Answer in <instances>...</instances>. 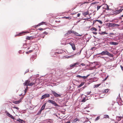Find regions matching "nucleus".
I'll return each mask as SVG.
<instances>
[{
  "instance_id": "f257e3e1",
  "label": "nucleus",
  "mask_w": 123,
  "mask_h": 123,
  "mask_svg": "<svg viewBox=\"0 0 123 123\" xmlns=\"http://www.w3.org/2000/svg\"><path fill=\"white\" fill-rule=\"evenodd\" d=\"M108 26L110 27H118L119 26V25L118 24H115L114 23H108Z\"/></svg>"
},
{
  "instance_id": "f03ea898",
  "label": "nucleus",
  "mask_w": 123,
  "mask_h": 123,
  "mask_svg": "<svg viewBox=\"0 0 123 123\" xmlns=\"http://www.w3.org/2000/svg\"><path fill=\"white\" fill-rule=\"evenodd\" d=\"M47 102L49 103L52 104L55 106H58V104L56 103L55 102L52 100L49 99Z\"/></svg>"
},
{
  "instance_id": "7ed1b4c3",
  "label": "nucleus",
  "mask_w": 123,
  "mask_h": 123,
  "mask_svg": "<svg viewBox=\"0 0 123 123\" xmlns=\"http://www.w3.org/2000/svg\"><path fill=\"white\" fill-rule=\"evenodd\" d=\"M50 96V95L49 94H45L43 95L41 97V99H43V98H46L49 97Z\"/></svg>"
},
{
  "instance_id": "20e7f679",
  "label": "nucleus",
  "mask_w": 123,
  "mask_h": 123,
  "mask_svg": "<svg viewBox=\"0 0 123 123\" xmlns=\"http://www.w3.org/2000/svg\"><path fill=\"white\" fill-rule=\"evenodd\" d=\"M51 92L54 96L56 97H60L61 96L60 95L57 94L55 92L53 91L52 90Z\"/></svg>"
},
{
  "instance_id": "39448f33",
  "label": "nucleus",
  "mask_w": 123,
  "mask_h": 123,
  "mask_svg": "<svg viewBox=\"0 0 123 123\" xmlns=\"http://www.w3.org/2000/svg\"><path fill=\"white\" fill-rule=\"evenodd\" d=\"M122 12V10L120 9L117 10L116 11H114L113 12V14L116 15Z\"/></svg>"
},
{
  "instance_id": "423d86ee",
  "label": "nucleus",
  "mask_w": 123,
  "mask_h": 123,
  "mask_svg": "<svg viewBox=\"0 0 123 123\" xmlns=\"http://www.w3.org/2000/svg\"><path fill=\"white\" fill-rule=\"evenodd\" d=\"M69 44L71 46L73 50H74L75 49V44L73 43H70Z\"/></svg>"
},
{
  "instance_id": "0eeeda50",
  "label": "nucleus",
  "mask_w": 123,
  "mask_h": 123,
  "mask_svg": "<svg viewBox=\"0 0 123 123\" xmlns=\"http://www.w3.org/2000/svg\"><path fill=\"white\" fill-rule=\"evenodd\" d=\"M79 64V62H76L74 63L73 64L70 65V67L74 68V67H75L76 65H78Z\"/></svg>"
},
{
  "instance_id": "6e6552de",
  "label": "nucleus",
  "mask_w": 123,
  "mask_h": 123,
  "mask_svg": "<svg viewBox=\"0 0 123 123\" xmlns=\"http://www.w3.org/2000/svg\"><path fill=\"white\" fill-rule=\"evenodd\" d=\"M108 52V51L106 50H105L98 54H101L102 55H107Z\"/></svg>"
},
{
  "instance_id": "1a4fd4ad",
  "label": "nucleus",
  "mask_w": 123,
  "mask_h": 123,
  "mask_svg": "<svg viewBox=\"0 0 123 123\" xmlns=\"http://www.w3.org/2000/svg\"><path fill=\"white\" fill-rule=\"evenodd\" d=\"M30 82V81L29 80H27L25 81V83H24V85L25 86H28V85L29 84V83Z\"/></svg>"
},
{
  "instance_id": "9d476101",
  "label": "nucleus",
  "mask_w": 123,
  "mask_h": 123,
  "mask_svg": "<svg viewBox=\"0 0 123 123\" xmlns=\"http://www.w3.org/2000/svg\"><path fill=\"white\" fill-rule=\"evenodd\" d=\"M26 32L24 31H23L22 32H21L20 33H19V34H18L17 35H15V37H16L17 36H21V35H22V34H24V33H26Z\"/></svg>"
},
{
  "instance_id": "9b49d317",
  "label": "nucleus",
  "mask_w": 123,
  "mask_h": 123,
  "mask_svg": "<svg viewBox=\"0 0 123 123\" xmlns=\"http://www.w3.org/2000/svg\"><path fill=\"white\" fill-rule=\"evenodd\" d=\"M110 44L111 45H117L118 44V43L116 42H111L110 43Z\"/></svg>"
},
{
  "instance_id": "f8f14e48",
  "label": "nucleus",
  "mask_w": 123,
  "mask_h": 123,
  "mask_svg": "<svg viewBox=\"0 0 123 123\" xmlns=\"http://www.w3.org/2000/svg\"><path fill=\"white\" fill-rule=\"evenodd\" d=\"M8 117H10L11 118L13 119V120H14L15 119V118L12 115H11L8 112Z\"/></svg>"
},
{
  "instance_id": "ddd939ff",
  "label": "nucleus",
  "mask_w": 123,
  "mask_h": 123,
  "mask_svg": "<svg viewBox=\"0 0 123 123\" xmlns=\"http://www.w3.org/2000/svg\"><path fill=\"white\" fill-rule=\"evenodd\" d=\"M122 118V116H117L116 117V118L118 121H119L121 120V119Z\"/></svg>"
},
{
  "instance_id": "4468645a",
  "label": "nucleus",
  "mask_w": 123,
  "mask_h": 123,
  "mask_svg": "<svg viewBox=\"0 0 123 123\" xmlns=\"http://www.w3.org/2000/svg\"><path fill=\"white\" fill-rule=\"evenodd\" d=\"M89 13V12L88 11H87V12H83L82 13V14L84 16H85L87 15Z\"/></svg>"
},
{
  "instance_id": "2eb2a0df",
  "label": "nucleus",
  "mask_w": 123,
  "mask_h": 123,
  "mask_svg": "<svg viewBox=\"0 0 123 123\" xmlns=\"http://www.w3.org/2000/svg\"><path fill=\"white\" fill-rule=\"evenodd\" d=\"M46 103H45L43 104V105L41 107V110H44L46 106Z\"/></svg>"
},
{
  "instance_id": "dca6fc26",
  "label": "nucleus",
  "mask_w": 123,
  "mask_h": 123,
  "mask_svg": "<svg viewBox=\"0 0 123 123\" xmlns=\"http://www.w3.org/2000/svg\"><path fill=\"white\" fill-rule=\"evenodd\" d=\"M89 75H90V74H88V75H87L86 76H81V78H83L84 79H86Z\"/></svg>"
},
{
  "instance_id": "f3484780",
  "label": "nucleus",
  "mask_w": 123,
  "mask_h": 123,
  "mask_svg": "<svg viewBox=\"0 0 123 123\" xmlns=\"http://www.w3.org/2000/svg\"><path fill=\"white\" fill-rule=\"evenodd\" d=\"M71 31H68L65 34V36H67L69 34L71 33Z\"/></svg>"
},
{
  "instance_id": "a211bd4d",
  "label": "nucleus",
  "mask_w": 123,
  "mask_h": 123,
  "mask_svg": "<svg viewBox=\"0 0 123 123\" xmlns=\"http://www.w3.org/2000/svg\"><path fill=\"white\" fill-rule=\"evenodd\" d=\"M107 55H108L109 56L112 57L113 56V55L110 53L109 52H108Z\"/></svg>"
},
{
  "instance_id": "6ab92c4d",
  "label": "nucleus",
  "mask_w": 123,
  "mask_h": 123,
  "mask_svg": "<svg viewBox=\"0 0 123 123\" xmlns=\"http://www.w3.org/2000/svg\"><path fill=\"white\" fill-rule=\"evenodd\" d=\"M84 84V83L83 82H82L78 86V88H79L82 86H83Z\"/></svg>"
},
{
  "instance_id": "aec40b11",
  "label": "nucleus",
  "mask_w": 123,
  "mask_h": 123,
  "mask_svg": "<svg viewBox=\"0 0 123 123\" xmlns=\"http://www.w3.org/2000/svg\"><path fill=\"white\" fill-rule=\"evenodd\" d=\"M99 33L101 35H104L105 34H108V33H106L105 31L102 32L101 33Z\"/></svg>"
},
{
  "instance_id": "412c9836",
  "label": "nucleus",
  "mask_w": 123,
  "mask_h": 123,
  "mask_svg": "<svg viewBox=\"0 0 123 123\" xmlns=\"http://www.w3.org/2000/svg\"><path fill=\"white\" fill-rule=\"evenodd\" d=\"M17 121L21 123H22V122L24 121L23 120L21 119L20 118H19L17 120Z\"/></svg>"
},
{
  "instance_id": "4be33fe9",
  "label": "nucleus",
  "mask_w": 123,
  "mask_h": 123,
  "mask_svg": "<svg viewBox=\"0 0 123 123\" xmlns=\"http://www.w3.org/2000/svg\"><path fill=\"white\" fill-rule=\"evenodd\" d=\"M32 38V37H27L26 39L29 40H30Z\"/></svg>"
},
{
  "instance_id": "5701e85b",
  "label": "nucleus",
  "mask_w": 123,
  "mask_h": 123,
  "mask_svg": "<svg viewBox=\"0 0 123 123\" xmlns=\"http://www.w3.org/2000/svg\"><path fill=\"white\" fill-rule=\"evenodd\" d=\"M20 102V100L17 101H14L13 102L14 103L16 104H17L19 103Z\"/></svg>"
},
{
  "instance_id": "b1692460",
  "label": "nucleus",
  "mask_w": 123,
  "mask_h": 123,
  "mask_svg": "<svg viewBox=\"0 0 123 123\" xmlns=\"http://www.w3.org/2000/svg\"><path fill=\"white\" fill-rule=\"evenodd\" d=\"M75 33V35H76V36H77L81 37L82 36V35H80L78 33H77L76 32Z\"/></svg>"
},
{
  "instance_id": "393cba45",
  "label": "nucleus",
  "mask_w": 123,
  "mask_h": 123,
  "mask_svg": "<svg viewBox=\"0 0 123 123\" xmlns=\"http://www.w3.org/2000/svg\"><path fill=\"white\" fill-rule=\"evenodd\" d=\"M79 121V119L77 118H76L74 120H73V121L72 122V123L75 122L77 121Z\"/></svg>"
},
{
  "instance_id": "a878e982",
  "label": "nucleus",
  "mask_w": 123,
  "mask_h": 123,
  "mask_svg": "<svg viewBox=\"0 0 123 123\" xmlns=\"http://www.w3.org/2000/svg\"><path fill=\"white\" fill-rule=\"evenodd\" d=\"M104 118H109V116L108 115H105L104 116Z\"/></svg>"
},
{
  "instance_id": "bb28decb",
  "label": "nucleus",
  "mask_w": 123,
  "mask_h": 123,
  "mask_svg": "<svg viewBox=\"0 0 123 123\" xmlns=\"http://www.w3.org/2000/svg\"><path fill=\"white\" fill-rule=\"evenodd\" d=\"M43 23H44V22H42V23H40V24H38L37 25L35 26V27H36L38 26H39L40 25H42V24H43Z\"/></svg>"
},
{
  "instance_id": "cd10ccee",
  "label": "nucleus",
  "mask_w": 123,
  "mask_h": 123,
  "mask_svg": "<svg viewBox=\"0 0 123 123\" xmlns=\"http://www.w3.org/2000/svg\"><path fill=\"white\" fill-rule=\"evenodd\" d=\"M35 83L34 82H32L31 83L30 82L29 83V84L28 85V86H32Z\"/></svg>"
},
{
  "instance_id": "c85d7f7f",
  "label": "nucleus",
  "mask_w": 123,
  "mask_h": 123,
  "mask_svg": "<svg viewBox=\"0 0 123 123\" xmlns=\"http://www.w3.org/2000/svg\"><path fill=\"white\" fill-rule=\"evenodd\" d=\"M96 21L100 23V24H102V22L101 20H96Z\"/></svg>"
},
{
  "instance_id": "c756f323",
  "label": "nucleus",
  "mask_w": 123,
  "mask_h": 123,
  "mask_svg": "<svg viewBox=\"0 0 123 123\" xmlns=\"http://www.w3.org/2000/svg\"><path fill=\"white\" fill-rule=\"evenodd\" d=\"M92 30H94L95 31H97V29L94 27H93L92 28Z\"/></svg>"
},
{
  "instance_id": "7c9ffc66",
  "label": "nucleus",
  "mask_w": 123,
  "mask_h": 123,
  "mask_svg": "<svg viewBox=\"0 0 123 123\" xmlns=\"http://www.w3.org/2000/svg\"><path fill=\"white\" fill-rule=\"evenodd\" d=\"M86 101V98H84L81 100L82 102H85Z\"/></svg>"
},
{
  "instance_id": "2f4dec72",
  "label": "nucleus",
  "mask_w": 123,
  "mask_h": 123,
  "mask_svg": "<svg viewBox=\"0 0 123 123\" xmlns=\"http://www.w3.org/2000/svg\"><path fill=\"white\" fill-rule=\"evenodd\" d=\"M71 31V33H73L75 35V33H76V32H75L73 31Z\"/></svg>"
},
{
  "instance_id": "473e14b6",
  "label": "nucleus",
  "mask_w": 123,
  "mask_h": 123,
  "mask_svg": "<svg viewBox=\"0 0 123 123\" xmlns=\"http://www.w3.org/2000/svg\"><path fill=\"white\" fill-rule=\"evenodd\" d=\"M106 10H109L111 9L109 8V6L107 5H106Z\"/></svg>"
},
{
  "instance_id": "72a5a7b5",
  "label": "nucleus",
  "mask_w": 123,
  "mask_h": 123,
  "mask_svg": "<svg viewBox=\"0 0 123 123\" xmlns=\"http://www.w3.org/2000/svg\"><path fill=\"white\" fill-rule=\"evenodd\" d=\"M100 118L99 117H98L95 119V121L98 120Z\"/></svg>"
},
{
  "instance_id": "f704fd0d",
  "label": "nucleus",
  "mask_w": 123,
  "mask_h": 123,
  "mask_svg": "<svg viewBox=\"0 0 123 123\" xmlns=\"http://www.w3.org/2000/svg\"><path fill=\"white\" fill-rule=\"evenodd\" d=\"M98 2H94L91 3V4H97Z\"/></svg>"
},
{
  "instance_id": "c9c22d12",
  "label": "nucleus",
  "mask_w": 123,
  "mask_h": 123,
  "mask_svg": "<svg viewBox=\"0 0 123 123\" xmlns=\"http://www.w3.org/2000/svg\"><path fill=\"white\" fill-rule=\"evenodd\" d=\"M76 77H77L81 78V76H80L79 75H77Z\"/></svg>"
},
{
  "instance_id": "e433bc0d",
  "label": "nucleus",
  "mask_w": 123,
  "mask_h": 123,
  "mask_svg": "<svg viewBox=\"0 0 123 123\" xmlns=\"http://www.w3.org/2000/svg\"><path fill=\"white\" fill-rule=\"evenodd\" d=\"M108 92V89H105L104 91V92L106 93H107Z\"/></svg>"
},
{
  "instance_id": "4c0bfd02",
  "label": "nucleus",
  "mask_w": 123,
  "mask_h": 123,
  "mask_svg": "<svg viewBox=\"0 0 123 123\" xmlns=\"http://www.w3.org/2000/svg\"><path fill=\"white\" fill-rule=\"evenodd\" d=\"M12 108H15V109H17V110H18L19 109V108L18 107H15V106H14L13 107H12Z\"/></svg>"
},
{
  "instance_id": "58836bf2",
  "label": "nucleus",
  "mask_w": 123,
  "mask_h": 123,
  "mask_svg": "<svg viewBox=\"0 0 123 123\" xmlns=\"http://www.w3.org/2000/svg\"><path fill=\"white\" fill-rule=\"evenodd\" d=\"M101 6H97V10H98L101 7Z\"/></svg>"
},
{
  "instance_id": "ea45409f",
  "label": "nucleus",
  "mask_w": 123,
  "mask_h": 123,
  "mask_svg": "<svg viewBox=\"0 0 123 123\" xmlns=\"http://www.w3.org/2000/svg\"><path fill=\"white\" fill-rule=\"evenodd\" d=\"M112 107H110L108 108V111H110L111 110V109L112 108Z\"/></svg>"
},
{
  "instance_id": "a19ab883",
  "label": "nucleus",
  "mask_w": 123,
  "mask_h": 123,
  "mask_svg": "<svg viewBox=\"0 0 123 123\" xmlns=\"http://www.w3.org/2000/svg\"><path fill=\"white\" fill-rule=\"evenodd\" d=\"M100 85V84H98L97 85H95V87H98Z\"/></svg>"
},
{
  "instance_id": "79ce46f5",
  "label": "nucleus",
  "mask_w": 123,
  "mask_h": 123,
  "mask_svg": "<svg viewBox=\"0 0 123 123\" xmlns=\"http://www.w3.org/2000/svg\"><path fill=\"white\" fill-rule=\"evenodd\" d=\"M91 92H87L86 93L87 94V95H88L90 94Z\"/></svg>"
},
{
  "instance_id": "37998d69",
  "label": "nucleus",
  "mask_w": 123,
  "mask_h": 123,
  "mask_svg": "<svg viewBox=\"0 0 123 123\" xmlns=\"http://www.w3.org/2000/svg\"><path fill=\"white\" fill-rule=\"evenodd\" d=\"M23 47L24 48H25L26 47V45L25 44H24L23 45Z\"/></svg>"
},
{
  "instance_id": "c03bdc74",
  "label": "nucleus",
  "mask_w": 123,
  "mask_h": 123,
  "mask_svg": "<svg viewBox=\"0 0 123 123\" xmlns=\"http://www.w3.org/2000/svg\"><path fill=\"white\" fill-rule=\"evenodd\" d=\"M92 33L95 35H96L97 34V33L96 32H93Z\"/></svg>"
},
{
  "instance_id": "a18cd8bd",
  "label": "nucleus",
  "mask_w": 123,
  "mask_h": 123,
  "mask_svg": "<svg viewBox=\"0 0 123 123\" xmlns=\"http://www.w3.org/2000/svg\"><path fill=\"white\" fill-rule=\"evenodd\" d=\"M96 21H96V20H93V24H95Z\"/></svg>"
},
{
  "instance_id": "49530a36",
  "label": "nucleus",
  "mask_w": 123,
  "mask_h": 123,
  "mask_svg": "<svg viewBox=\"0 0 123 123\" xmlns=\"http://www.w3.org/2000/svg\"><path fill=\"white\" fill-rule=\"evenodd\" d=\"M29 71V70L28 69H27L26 71L25 72V74L27 73L28 72V71Z\"/></svg>"
},
{
  "instance_id": "de8ad7c7",
  "label": "nucleus",
  "mask_w": 123,
  "mask_h": 123,
  "mask_svg": "<svg viewBox=\"0 0 123 123\" xmlns=\"http://www.w3.org/2000/svg\"><path fill=\"white\" fill-rule=\"evenodd\" d=\"M23 97H22L20 99V100H20V102L23 99Z\"/></svg>"
},
{
  "instance_id": "09e8293b",
  "label": "nucleus",
  "mask_w": 123,
  "mask_h": 123,
  "mask_svg": "<svg viewBox=\"0 0 123 123\" xmlns=\"http://www.w3.org/2000/svg\"><path fill=\"white\" fill-rule=\"evenodd\" d=\"M80 13H78L77 14V16L78 17H79L80 16Z\"/></svg>"
},
{
  "instance_id": "8fccbe9b",
  "label": "nucleus",
  "mask_w": 123,
  "mask_h": 123,
  "mask_svg": "<svg viewBox=\"0 0 123 123\" xmlns=\"http://www.w3.org/2000/svg\"><path fill=\"white\" fill-rule=\"evenodd\" d=\"M81 65H82L83 66H85V64L83 63H82L81 64Z\"/></svg>"
},
{
  "instance_id": "3c124183",
  "label": "nucleus",
  "mask_w": 123,
  "mask_h": 123,
  "mask_svg": "<svg viewBox=\"0 0 123 123\" xmlns=\"http://www.w3.org/2000/svg\"><path fill=\"white\" fill-rule=\"evenodd\" d=\"M120 67L122 70H123V67L121 65L120 66Z\"/></svg>"
},
{
  "instance_id": "603ef678",
  "label": "nucleus",
  "mask_w": 123,
  "mask_h": 123,
  "mask_svg": "<svg viewBox=\"0 0 123 123\" xmlns=\"http://www.w3.org/2000/svg\"><path fill=\"white\" fill-rule=\"evenodd\" d=\"M43 33H44L45 34H48V33L47 32H44Z\"/></svg>"
},
{
  "instance_id": "864d4df0",
  "label": "nucleus",
  "mask_w": 123,
  "mask_h": 123,
  "mask_svg": "<svg viewBox=\"0 0 123 123\" xmlns=\"http://www.w3.org/2000/svg\"><path fill=\"white\" fill-rule=\"evenodd\" d=\"M110 35H113L114 34L113 33H110Z\"/></svg>"
},
{
  "instance_id": "5fc2aeb1",
  "label": "nucleus",
  "mask_w": 123,
  "mask_h": 123,
  "mask_svg": "<svg viewBox=\"0 0 123 123\" xmlns=\"http://www.w3.org/2000/svg\"><path fill=\"white\" fill-rule=\"evenodd\" d=\"M120 9V10H121L122 11V10H123V7H121V9Z\"/></svg>"
},
{
  "instance_id": "6e6d98bb",
  "label": "nucleus",
  "mask_w": 123,
  "mask_h": 123,
  "mask_svg": "<svg viewBox=\"0 0 123 123\" xmlns=\"http://www.w3.org/2000/svg\"><path fill=\"white\" fill-rule=\"evenodd\" d=\"M28 89V87L27 86H26V88L25 89V90H26V91H27V90Z\"/></svg>"
},
{
  "instance_id": "4d7b16f0",
  "label": "nucleus",
  "mask_w": 123,
  "mask_h": 123,
  "mask_svg": "<svg viewBox=\"0 0 123 123\" xmlns=\"http://www.w3.org/2000/svg\"><path fill=\"white\" fill-rule=\"evenodd\" d=\"M22 52V51L21 50H20L19 51V53H21Z\"/></svg>"
},
{
  "instance_id": "13d9d810",
  "label": "nucleus",
  "mask_w": 123,
  "mask_h": 123,
  "mask_svg": "<svg viewBox=\"0 0 123 123\" xmlns=\"http://www.w3.org/2000/svg\"><path fill=\"white\" fill-rule=\"evenodd\" d=\"M43 28H39V29H38V30H43Z\"/></svg>"
},
{
  "instance_id": "bf43d9fd",
  "label": "nucleus",
  "mask_w": 123,
  "mask_h": 123,
  "mask_svg": "<svg viewBox=\"0 0 123 123\" xmlns=\"http://www.w3.org/2000/svg\"><path fill=\"white\" fill-rule=\"evenodd\" d=\"M33 51V50H30L29 51V53L31 52H32Z\"/></svg>"
},
{
  "instance_id": "052dcab7",
  "label": "nucleus",
  "mask_w": 123,
  "mask_h": 123,
  "mask_svg": "<svg viewBox=\"0 0 123 123\" xmlns=\"http://www.w3.org/2000/svg\"><path fill=\"white\" fill-rule=\"evenodd\" d=\"M6 115L7 116H8V112H7L6 111Z\"/></svg>"
},
{
  "instance_id": "680f3d73",
  "label": "nucleus",
  "mask_w": 123,
  "mask_h": 123,
  "mask_svg": "<svg viewBox=\"0 0 123 123\" xmlns=\"http://www.w3.org/2000/svg\"><path fill=\"white\" fill-rule=\"evenodd\" d=\"M70 121H68L67 122L65 123H70Z\"/></svg>"
},
{
  "instance_id": "e2e57ef3",
  "label": "nucleus",
  "mask_w": 123,
  "mask_h": 123,
  "mask_svg": "<svg viewBox=\"0 0 123 123\" xmlns=\"http://www.w3.org/2000/svg\"><path fill=\"white\" fill-rule=\"evenodd\" d=\"M123 17V15H122V16H121V17H120V19H122L121 17Z\"/></svg>"
},
{
  "instance_id": "0e129e2a",
  "label": "nucleus",
  "mask_w": 123,
  "mask_h": 123,
  "mask_svg": "<svg viewBox=\"0 0 123 123\" xmlns=\"http://www.w3.org/2000/svg\"><path fill=\"white\" fill-rule=\"evenodd\" d=\"M66 18L68 19L70 18L69 17H66Z\"/></svg>"
},
{
  "instance_id": "69168bd1",
  "label": "nucleus",
  "mask_w": 123,
  "mask_h": 123,
  "mask_svg": "<svg viewBox=\"0 0 123 123\" xmlns=\"http://www.w3.org/2000/svg\"><path fill=\"white\" fill-rule=\"evenodd\" d=\"M42 110H41H41L39 111L38 112H39L40 113H41V111Z\"/></svg>"
},
{
  "instance_id": "338daca9",
  "label": "nucleus",
  "mask_w": 123,
  "mask_h": 123,
  "mask_svg": "<svg viewBox=\"0 0 123 123\" xmlns=\"http://www.w3.org/2000/svg\"><path fill=\"white\" fill-rule=\"evenodd\" d=\"M51 98L53 99H54V97H52Z\"/></svg>"
},
{
  "instance_id": "774afa93",
  "label": "nucleus",
  "mask_w": 123,
  "mask_h": 123,
  "mask_svg": "<svg viewBox=\"0 0 123 123\" xmlns=\"http://www.w3.org/2000/svg\"><path fill=\"white\" fill-rule=\"evenodd\" d=\"M27 91H26V90H25V91H24V92H25V93L26 92H27Z\"/></svg>"
}]
</instances>
